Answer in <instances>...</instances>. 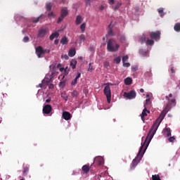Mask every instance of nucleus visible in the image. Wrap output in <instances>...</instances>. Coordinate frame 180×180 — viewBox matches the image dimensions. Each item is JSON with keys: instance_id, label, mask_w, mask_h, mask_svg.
Wrapping results in <instances>:
<instances>
[{"instance_id": "20", "label": "nucleus", "mask_w": 180, "mask_h": 180, "mask_svg": "<svg viewBox=\"0 0 180 180\" xmlns=\"http://www.w3.org/2000/svg\"><path fill=\"white\" fill-rule=\"evenodd\" d=\"M82 22V17H81V15H77L76 18V20H75V23L76 25H81Z\"/></svg>"}, {"instance_id": "46", "label": "nucleus", "mask_w": 180, "mask_h": 180, "mask_svg": "<svg viewBox=\"0 0 180 180\" xmlns=\"http://www.w3.org/2000/svg\"><path fill=\"white\" fill-rule=\"evenodd\" d=\"M93 68H92V63H89V69H88V71H89L90 72H92V70H93Z\"/></svg>"}, {"instance_id": "8", "label": "nucleus", "mask_w": 180, "mask_h": 180, "mask_svg": "<svg viewBox=\"0 0 180 180\" xmlns=\"http://www.w3.org/2000/svg\"><path fill=\"white\" fill-rule=\"evenodd\" d=\"M160 36L161 32H160V31H157L156 32H152L150 33V39H153L154 40L160 39Z\"/></svg>"}, {"instance_id": "40", "label": "nucleus", "mask_w": 180, "mask_h": 180, "mask_svg": "<svg viewBox=\"0 0 180 180\" xmlns=\"http://www.w3.org/2000/svg\"><path fill=\"white\" fill-rule=\"evenodd\" d=\"M85 35L84 34H81L79 36V40H80V42H82V41H85Z\"/></svg>"}, {"instance_id": "45", "label": "nucleus", "mask_w": 180, "mask_h": 180, "mask_svg": "<svg viewBox=\"0 0 180 180\" xmlns=\"http://www.w3.org/2000/svg\"><path fill=\"white\" fill-rule=\"evenodd\" d=\"M77 81H78V79H77V78L75 77V79L72 81L71 85H77Z\"/></svg>"}, {"instance_id": "3", "label": "nucleus", "mask_w": 180, "mask_h": 180, "mask_svg": "<svg viewBox=\"0 0 180 180\" xmlns=\"http://www.w3.org/2000/svg\"><path fill=\"white\" fill-rule=\"evenodd\" d=\"M104 95H105L107 98V102L108 103H110V100L112 99V92L110 91V86L107 85L104 87Z\"/></svg>"}, {"instance_id": "12", "label": "nucleus", "mask_w": 180, "mask_h": 180, "mask_svg": "<svg viewBox=\"0 0 180 180\" xmlns=\"http://www.w3.org/2000/svg\"><path fill=\"white\" fill-rule=\"evenodd\" d=\"M163 135L166 136V137H169L171 136V128L166 127L163 129Z\"/></svg>"}, {"instance_id": "16", "label": "nucleus", "mask_w": 180, "mask_h": 180, "mask_svg": "<svg viewBox=\"0 0 180 180\" xmlns=\"http://www.w3.org/2000/svg\"><path fill=\"white\" fill-rule=\"evenodd\" d=\"M117 38L120 39V41H121V43H124L126 41V37H124V35L123 34H120V33H118Z\"/></svg>"}, {"instance_id": "15", "label": "nucleus", "mask_w": 180, "mask_h": 180, "mask_svg": "<svg viewBox=\"0 0 180 180\" xmlns=\"http://www.w3.org/2000/svg\"><path fill=\"white\" fill-rule=\"evenodd\" d=\"M82 169L84 174H88V172H89V170L91 169V167L89 166V165H85L82 167Z\"/></svg>"}, {"instance_id": "35", "label": "nucleus", "mask_w": 180, "mask_h": 180, "mask_svg": "<svg viewBox=\"0 0 180 180\" xmlns=\"http://www.w3.org/2000/svg\"><path fill=\"white\" fill-rule=\"evenodd\" d=\"M27 172H29V168L25 167V168H24V170H23L22 175H23L24 176H26V175H27Z\"/></svg>"}, {"instance_id": "57", "label": "nucleus", "mask_w": 180, "mask_h": 180, "mask_svg": "<svg viewBox=\"0 0 180 180\" xmlns=\"http://www.w3.org/2000/svg\"><path fill=\"white\" fill-rule=\"evenodd\" d=\"M51 102V98H48L46 100V103H50Z\"/></svg>"}, {"instance_id": "21", "label": "nucleus", "mask_w": 180, "mask_h": 180, "mask_svg": "<svg viewBox=\"0 0 180 180\" xmlns=\"http://www.w3.org/2000/svg\"><path fill=\"white\" fill-rule=\"evenodd\" d=\"M40 19H44V15H41L39 17H38L37 18H33L32 19V23L39 22V20H40Z\"/></svg>"}, {"instance_id": "18", "label": "nucleus", "mask_w": 180, "mask_h": 180, "mask_svg": "<svg viewBox=\"0 0 180 180\" xmlns=\"http://www.w3.org/2000/svg\"><path fill=\"white\" fill-rule=\"evenodd\" d=\"M133 82V79L130 77H127L125 79H124V84L125 85H131Z\"/></svg>"}, {"instance_id": "39", "label": "nucleus", "mask_w": 180, "mask_h": 180, "mask_svg": "<svg viewBox=\"0 0 180 180\" xmlns=\"http://www.w3.org/2000/svg\"><path fill=\"white\" fill-rule=\"evenodd\" d=\"M64 18L63 15H60L57 20V23H61L64 20Z\"/></svg>"}, {"instance_id": "13", "label": "nucleus", "mask_w": 180, "mask_h": 180, "mask_svg": "<svg viewBox=\"0 0 180 180\" xmlns=\"http://www.w3.org/2000/svg\"><path fill=\"white\" fill-rule=\"evenodd\" d=\"M60 15L63 18H65L68 15V9L66 7H64L60 11Z\"/></svg>"}, {"instance_id": "26", "label": "nucleus", "mask_w": 180, "mask_h": 180, "mask_svg": "<svg viewBox=\"0 0 180 180\" xmlns=\"http://www.w3.org/2000/svg\"><path fill=\"white\" fill-rule=\"evenodd\" d=\"M174 30H175V32H180V23L177 22L175 24L174 27Z\"/></svg>"}, {"instance_id": "10", "label": "nucleus", "mask_w": 180, "mask_h": 180, "mask_svg": "<svg viewBox=\"0 0 180 180\" xmlns=\"http://www.w3.org/2000/svg\"><path fill=\"white\" fill-rule=\"evenodd\" d=\"M147 113H150V110H148L147 108L145 107V108L142 111V113L141 114V119L143 122L145 121L144 117L147 116Z\"/></svg>"}, {"instance_id": "36", "label": "nucleus", "mask_w": 180, "mask_h": 180, "mask_svg": "<svg viewBox=\"0 0 180 180\" xmlns=\"http://www.w3.org/2000/svg\"><path fill=\"white\" fill-rule=\"evenodd\" d=\"M140 41L141 44H143V43H146V41H147V38H146V37H142L140 38Z\"/></svg>"}, {"instance_id": "25", "label": "nucleus", "mask_w": 180, "mask_h": 180, "mask_svg": "<svg viewBox=\"0 0 180 180\" xmlns=\"http://www.w3.org/2000/svg\"><path fill=\"white\" fill-rule=\"evenodd\" d=\"M61 98H63V99H64V101H65V102H67V101H68V96L67 95V93H65V92H63L61 94Z\"/></svg>"}, {"instance_id": "42", "label": "nucleus", "mask_w": 180, "mask_h": 180, "mask_svg": "<svg viewBox=\"0 0 180 180\" xmlns=\"http://www.w3.org/2000/svg\"><path fill=\"white\" fill-rule=\"evenodd\" d=\"M169 143H174L175 141V136H171L168 139Z\"/></svg>"}, {"instance_id": "5", "label": "nucleus", "mask_w": 180, "mask_h": 180, "mask_svg": "<svg viewBox=\"0 0 180 180\" xmlns=\"http://www.w3.org/2000/svg\"><path fill=\"white\" fill-rule=\"evenodd\" d=\"M124 97L127 98V99H134L137 94H136V91L134 90H131L130 92H124Z\"/></svg>"}, {"instance_id": "4", "label": "nucleus", "mask_w": 180, "mask_h": 180, "mask_svg": "<svg viewBox=\"0 0 180 180\" xmlns=\"http://www.w3.org/2000/svg\"><path fill=\"white\" fill-rule=\"evenodd\" d=\"M53 78H54V72H52L51 75H46L42 80V84L44 85H49L51 82H53Z\"/></svg>"}, {"instance_id": "23", "label": "nucleus", "mask_w": 180, "mask_h": 180, "mask_svg": "<svg viewBox=\"0 0 180 180\" xmlns=\"http://www.w3.org/2000/svg\"><path fill=\"white\" fill-rule=\"evenodd\" d=\"M70 94L72 98H75V99L78 98V91H77V90H73Z\"/></svg>"}, {"instance_id": "17", "label": "nucleus", "mask_w": 180, "mask_h": 180, "mask_svg": "<svg viewBox=\"0 0 180 180\" xmlns=\"http://www.w3.org/2000/svg\"><path fill=\"white\" fill-rule=\"evenodd\" d=\"M60 36V34L58 32H53L51 34L49 37L50 40H54V39H57Z\"/></svg>"}, {"instance_id": "11", "label": "nucleus", "mask_w": 180, "mask_h": 180, "mask_svg": "<svg viewBox=\"0 0 180 180\" xmlns=\"http://www.w3.org/2000/svg\"><path fill=\"white\" fill-rule=\"evenodd\" d=\"M46 34H47V30L41 29L38 32V37L43 38Z\"/></svg>"}, {"instance_id": "56", "label": "nucleus", "mask_w": 180, "mask_h": 180, "mask_svg": "<svg viewBox=\"0 0 180 180\" xmlns=\"http://www.w3.org/2000/svg\"><path fill=\"white\" fill-rule=\"evenodd\" d=\"M110 5H113L115 4V0H109Z\"/></svg>"}, {"instance_id": "63", "label": "nucleus", "mask_w": 180, "mask_h": 180, "mask_svg": "<svg viewBox=\"0 0 180 180\" xmlns=\"http://www.w3.org/2000/svg\"><path fill=\"white\" fill-rule=\"evenodd\" d=\"M171 102H172V103H175V99H172V100L171 101Z\"/></svg>"}, {"instance_id": "9", "label": "nucleus", "mask_w": 180, "mask_h": 180, "mask_svg": "<svg viewBox=\"0 0 180 180\" xmlns=\"http://www.w3.org/2000/svg\"><path fill=\"white\" fill-rule=\"evenodd\" d=\"M94 164H96L98 166L103 165V158L97 156L94 158Z\"/></svg>"}, {"instance_id": "7", "label": "nucleus", "mask_w": 180, "mask_h": 180, "mask_svg": "<svg viewBox=\"0 0 180 180\" xmlns=\"http://www.w3.org/2000/svg\"><path fill=\"white\" fill-rule=\"evenodd\" d=\"M36 54L38 58H41V55L44 54V49L41 46H39L35 49Z\"/></svg>"}, {"instance_id": "38", "label": "nucleus", "mask_w": 180, "mask_h": 180, "mask_svg": "<svg viewBox=\"0 0 180 180\" xmlns=\"http://www.w3.org/2000/svg\"><path fill=\"white\" fill-rule=\"evenodd\" d=\"M137 70H139V66L134 65V66L131 67L132 72H136V71H137Z\"/></svg>"}, {"instance_id": "61", "label": "nucleus", "mask_w": 180, "mask_h": 180, "mask_svg": "<svg viewBox=\"0 0 180 180\" xmlns=\"http://www.w3.org/2000/svg\"><path fill=\"white\" fill-rule=\"evenodd\" d=\"M165 109H168L169 110V105L167 104Z\"/></svg>"}, {"instance_id": "58", "label": "nucleus", "mask_w": 180, "mask_h": 180, "mask_svg": "<svg viewBox=\"0 0 180 180\" xmlns=\"http://www.w3.org/2000/svg\"><path fill=\"white\" fill-rule=\"evenodd\" d=\"M171 72L172 74H175V70H174V68H171Z\"/></svg>"}, {"instance_id": "48", "label": "nucleus", "mask_w": 180, "mask_h": 180, "mask_svg": "<svg viewBox=\"0 0 180 180\" xmlns=\"http://www.w3.org/2000/svg\"><path fill=\"white\" fill-rule=\"evenodd\" d=\"M123 67H127V68L130 67V63L124 62Z\"/></svg>"}, {"instance_id": "47", "label": "nucleus", "mask_w": 180, "mask_h": 180, "mask_svg": "<svg viewBox=\"0 0 180 180\" xmlns=\"http://www.w3.org/2000/svg\"><path fill=\"white\" fill-rule=\"evenodd\" d=\"M30 39H29V37H25L22 39V41L24 43H27V41H29Z\"/></svg>"}, {"instance_id": "62", "label": "nucleus", "mask_w": 180, "mask_h": 180, "mask_svg": "<svg viewBox=\"0 0 180 180\" xmlns=\"http://www.w3.org/2000/svg\"><path fill=\"white\" fill-rule=\"evenodd\" d=\"M140 92H141V94H143V93H144V90L143 89H141Z\"/></svg>"}, {"instance_id": "19", "label": "nucleus", "mask_w": 180, "mask_h": 180, "mask_svg": "<svg viewBox=\"0 0 180 180\" xmlns=\"http://www.w3.org/2000/svg\"><path fill=\"white\" fill-rule=\"evenodd\" d=\"M112 24H110L108 27V34H109V36H115V33L113 32V30H112Z\"/></svg>"}, {"instance_id": "51", "label": "nucleus", "mask_w": 180, "mask_h": 180, "mask_svg": "<svg viewBox=\"0 0 180 180\" xmlns=\"http://www.w3.org/2000/svg\"><path fill=\"white\" fill-rule=\"evenodd\" d=\"M46 85H49V89H53V88H54V84H46Z\"/></svg>"}, {"instance_id": "24", "label": "nucleus", "mask_w": 180, "mask_h": 180, "mask_svg": "<svg viewBox=\"0 0 180 180\" xmlns=\"http://www.w3.org/2000/svg\"><path fill=\"white\" fill-rule=\"evenodd\" d=\"M75 49H70L68 52V56L69 57H74V56H75Z\"/></svg>"}, {"instance_id": "64", "label": "nucleus", "mask_w": 180, "mask_h": 180, "mask_svg": "<svg viewBox=\"0 0 180 180\" xmlns=\"http://www.w3.org/2000/svg\"><path fill=\"white\" fill-rule=\"evenodd\" d=\"M146 103H148L150 102V98L146 100Z\"/></svg>"}, {"instance_id": "34", "label": "nucleus", "mask_w": 180, "mask_h": 180, "mask_svg": "<svg viewBox=\"0 0 180 180\" xmlns=\"http://www.w3.org/2000/svg\"><path fill=\"white\" fill-rule=\"evenodd\" d=\"M122 4L120 2H118L114 7V11H117V9H119V8H120Z\"/></svg>"}, {"instance_id": "28", "label": "nucleus", "mask_w": 180, "mask_h": 180, "mask_svg": "<svg viewBox=\"0 0 180 180\" xmlns=\"http://www.w3.org/2000/svg\"><path fill=\"white\" fill-rule=\"evenodd\" d=\"M61 44H67L68 43V40L67 39V37H64L60 40Z\"/></svg>"}, {"instance_id": "2", "label": "nucleus", "mask_w": 180, "mask_h": 180, "mask_svg": "<svg viewBox=\"0 0 180 180\" xmlns=\"http://www.w3.org/2000/svg\"><path fill=\"white\" fill-rule=\"evenodd\" d=\"M119 47L120 46L119 44L116 43V41L115 39H109L107 43V50L108 51H110V53H116V51H119Z\"/></svg>"}, {"instance_id": "32", "label": "nucleus", "mask_w": 180, "mask_h": 180, "mask_svg": "<svg viewBox=\"0 0 180 180\" xmlns=\"http://www.w3.org/2000/svg\"><path fill=\"white\" fill-rule=\"evenodd\" d=\"M114 61L116 63V64H120V61H122V58L120 56H118L114 59Z\"/></svg>"}, {"instance_id": "27", "label": "nucleus", "mask_w": 180, "mask_h": 180, "mask_svg": "<svg viewBox=\"0 0 180 180\" xmlns=\"http://www.w3.org/2000/svg\"><path fill=\"white\" fill-rule=\"evenodd\" d=\"M139 53L141 54V56H147V54H148V51H145L144 49H140Z\"/></svg>"}, {"instance_id": "22", "label": "nucleus", "mask_w": 180, "mask_h": 180, "mask_svg": "<svg viewBox=\"0 0 180 180\" xmlns=\"http://www.w3.org/2000/svg\"><path fill=\"white\" fill-rule=\"evenodd\" d=\"M70 66L72 67V70H75V68H77V60H72L70 62Z\"/></svg>"}, {"instance_id": "6", "label": "nucleus", "mask_w": 180, "mask_h": 180, "mask_svg": "<svg viewBox=\"0 0 180 180\" xmlns=\"http://www.w3.org/2000/svg\"><path fill=\"white\" fill-rule=\"evenodd\" d=\"M52 110L53 108L51 107V105L49 104H46L45 105H44L42 109L44 115H50Z\"/></svg>"}, {"instance_id": "49", "label": "nucleus", "mask_w": 180, "mask_h": 180, "mask_svg": "<svg viewBox=\"0 0 180 180\" xmlns=\"http://www.w3.org/2000/svg\"><path fill=\"white\" fill-rule=\"evenodd\" d=\"M61 58H65V60H68V58H70V57H68V55L65 54V55H62Z\"/></svg>"}, {"instance_id": "31", "label": "nucleus", "mask_w": 180, "mask_h": 180, "mask_svg": "<svg viewBox=\"0 0 180 180\" xmlns=\"http://www.w3.org/2000/svg\"><path fill=\"white\" fill-rule=\"evenodd\" d=\"M152 179L153 180H161V178L160 177V175L155 174V175L152 176Z\"/></svg>"}, {"instance_id": "50", "label": "nucleus", "mask_w": 180, "mask_h": 180, "mask_svg": "<svg viewBox=\"0 0 180 180\" xmlns=\"http://www.w3.org/2000/svg\"><path fill=\"white\" fill-rule=\"evenodd\" d=\"M50 53V49H44V54H49Z\"/></svg>"}, {"instance_id": "41", "label": "nucleus", "mask_w": 180, "mask_h": 180, "mask_svg": "<svg viewBox=\"0 0 180 180\" xmlns=\"http://www.w3.org/2000/svg\"><path fill=\"white\" fill-rule=\"evenodd\" d=\"M59 86H60V88H64V86H65V81L60 82V83H59Z\"/></svg>"}, {"instance_id": "33", "label": "nucleus", "mask_w": 180, "mask_h": 180, "mask_svg": "<svg viewBox=\"0 0 180 180\" xmlns=\"http://www.w3.org/2000/svg\"><path fill=\"white\" fill-rule=\"evenodd\" d=\"M46 11L48 12H50V11H51V3L46 4Z\"/></svg>"}, {"instance_id": "1", "label": "nucleus", "mask_w": 180, "mask_h": 180, "mask_svg": "<svg viewBox=\"0 0 180 180\" xmlns=\"http://www.w3.org/2000/svg\"><path fill=\"white\" fill-rule=\"evenodd\" d=\"M169 110L167 108H165L162 112L160 115L159 118L156 120V121L153 124L152 127L150 128L146 139L143 143V144L141 145L139 151L137 154V156L132 160V162L131 164V169H134L136 167L139 165V162L141 161V158H143V155H144V153H146V150H147V147H148V144L151 142V140H153V138L154 137V134H155V132L157 130H158V127H160V124H161V122L162 120H164V118L165 117L167 113H168Z\"/></svg>"}, {"instance_id": "44", "label": "nucleus", "mask_w": 180, "mask_h": 180, "mask_svg": "<svg viewBox=\"0 0 180 180\" xmlns=\"http://www.w3.org/2000/svg\"><path fill=\"white\" fill-rule=\"evenodd\" d=\"M91 2H94V0H86V5L87 6H91Z\"/></svg>"}, {"instance_id": "53", "label": "nucleus", "mask_w": 180, "mask_h": 180, "mask_svg": "<svg viewBox=\"0 0 180 180\" xmlns=\"http://www.w3.org/2000/svg\"><path fill=\"white\" fill-rule=\"evenodd\" d=\"M51 16H54V13H53V12L49 13L48 14V18H51Z\"/></svg>"}, {"instance_id": "29", "label": "nucleus", "mask_w": 180, "mask_h": 180, "mask_svg": "<svg viewBox=\"0 0 180 180\" xmlns=\"http://www.w3.org/2000/svg\"><path fill=\"white\" fill-rule=\"evenodd\" d=\"M146 44L148 46H153L154 44V40H153V39H147L146 40Z\"/></svg>"}, {"instance_id": "59", "label": "nucleus", "mask_w": 180, "mask_h": 180, "mask_svg": "<svg viewBox=\"0 0 180 180\" xmlns=\"http://www.w3.org/2000/svg\"><path fill=\"white\" fill-rule=\"evenodd\" d=\"M103 9H105L103 6H100V11H103Z\"/></svg>"}, {"instance_id": "14", "label": "nucleus", "mask_w": 180, "mask_h": 180, "mask_svg": "<svg viewBox=\"0 0 180 180\" xmlns=\"http://www.w3.org/2000/svg\"><path fill=\"white\" fill-rule=\"evenodd\" d=\"M63 117L65 120H70L71 119V114L69 112L65 111L63 112Z\"/></svg>"}, {"instance_id": "55", "label": "nucleus", "mask_w": 180, "mask_h": 180, "mask_svg": "<svg viewBox=\"0 0 180 180\" xmlns=\"http://www.w3.org/2000/svg\"><path fill=\"white\" fill-rule=\"evenodd\" d=\"M94 180H101V179L99 178V175H96L94 176Z\"/></svg>"}, {"instance_id": "54", "label": "nucleus", "mask_w": 180, "mask_h": 180, "mask_svg": "<svg viewBox=\"0 0 180 180\" xmlns=\"http://www.w3.org/2000/svg\"><path fill=\"white\" fill-rule=\"evenodd\" d=\"M75 78H77V79H79V78H81V73L80 72H77V77Z\"/></svg>"}, {"instance_id": "60", "label": "nucleus", "mask_w": 180, "mask_h": 180, "mask_svg": "<svg viewBox=\"0 0 180 180\" xmlns=\"http://www.w3.org/2000/svg\"><path fill=\"white\" fill-rule=\"evenodd\" d=\"M54 44H58V39H56L54 41Z\"/></svg>"}, {"instance_id": "52", "label": "nucleus", "mask_w": 180, "mask_h": 180, "mask_svg": "<svg viewBox=\"0 0 180 180\" xmlns=\"http://www.w3.org/2000/svg\"><path fill=\"white\" fill-rule=\"evenodd\" d=\"M44 85H46V84H43V82H41V83L39 84L37 88H43V86H44Z\"/></svg>"}, {"instance_id": "43", "label": "nucleus", "mask_w": 180, "mask_h": 180, "mask_svg": "<svg viewBox=\"0 0 180 180\" xmlns=\"http://www.w3.org/2000/svg\"><path fill=\"white\" fill-rule=\"evenodd\" d=\"M127 60H129L128 56H125L122 57V63H126V61H127Z\"/></svg>"}, {"instance_id": "37", "label": "nucleus", "mask_w": 180, "mask_h": 180, "mask_svg": "<svg viewBox=\"0 0 180 180\" xmlns=\"http://www.w3.org/2000/svg\"><path fill=\"white\" fill-rule=\"evenodd\" d=\"M158 13H160V16H164L165 13H164V10L162 8L158 9Z\"/></svg>"}, {"instance_id": "30", "label": "nucleus", "mask_w": 180, "mask_h": 180, "mask_svg": "<svg viewBox=\"0 0 180 180\" xmlns=\"http://www.w3.org/2000/svg\"><path fill=\"white\" fill-rule=\"evenodd\" d=\"M85 27H86V24L85 22H84L80 26V29L82 30V33H84V32H85Z\"/></svg>"}]
</instances>
